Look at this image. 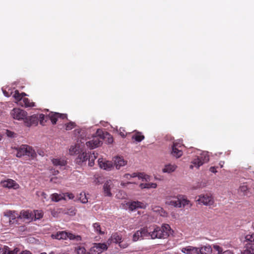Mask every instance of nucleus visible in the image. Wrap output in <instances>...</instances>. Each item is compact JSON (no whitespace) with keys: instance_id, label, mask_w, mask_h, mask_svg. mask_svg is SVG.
<instances>
[{"instance_id":"nucleus-48","label":"nucleus","mask_w":254,"mask_h":254,"mask_svg":"<svg viewBox=\"0 0 254 254\" xmlns=\"http://www.w3.org/2000/svg\"><path fill=\"white\" fill-rule=\"evenodd\" d=\"M119 132L120 135L123 137H125L127 136V133L123 127H120Z\"/></svg>"},{"instance_id":"nucleus-14","label":"nucleus","mask_w":254,"mask_h":254,"mask_svg":"<svg viewBox=\"0 0 254 254\" xmlns=\"http://www.w3.org/2000/svg\"><path fill=\"white\" fill-rule=\"evenodd\" d=\"M24 123L27 127H30L34 125L36 126L38 124V118L37 115H33L31 116L25 118Z\"/></svg>"},{"instance_id":"nucleus-35","label":"nucleus","mask_w":254,"mask_h":254,"mask_svg":"<svg viewBox=\"0 0 254 254\" xmlns=\"http://www.w3.org/2000/svg\"><path fill=\"white\" fill-rule=\"evenodd\" d=\"M93 227L94 228V231L97 234L99 235H103L104 234V232L102 230L101 226L99 223L96 222L93 224Z\"/></svg>"},{"instance_id":"nucleus-7","label":"nucleus","mask_w":254,"mask_h":254,"mask_svg":"<svg viewBox=\"0 0 254 254\" xmlns=\"http://www.w3.org/2000/svg\"><path fill=\"white\" fill-rule=\"evenodd\" d=\"M10 114L13 119L17 120H24L27 116V112L19 108H14Z\"/></svg>"},{"instance_id":"nucleus-23","label":"nucleus","mask_w":254,"mask_h":254,"mask_svg":"<svg viewBox=\"0 0 254 254\" xmlns=\"http://www.w3.org/2000/svg\"><path fill=\"white\" fill-rule=\"evenodd\" d=\"M88 155L85 152H82L81 154L79 153L75 159L76 163L79 165L82 164V163L88 160Z\"/></svg>"},{"instance_id":"nucleus-22","label":"nucleus","mask_w":254,"mask_h":254,"mask_svg":"<svg viewBox=\"0 0 254 254\" xmlns=\"http://www.w3.org/2000/svg\"><path fill=\"white\" fill-rule=\"evenodd\" d=\"M198 254H211L212 252V247L206 245L198 248Z\"/></svg>"},{"instance_id":"nucleus-25","label":"nucleus","mask_w":254,"mask_h":254,"mask_svg":"<svg viewBox=\"0 0 254 254\" xmlns=\"http://www.w3.org/2000/svg\"><path fill=\"white\" fill-rule=\"evenodd\" d=\"M18 252L17 248L13 250H10L7 246H4L2 249L0 248V254H16Z\"/></svg>"},{"instance_id":"nucleus-50","label":"nucleus","mask_w":254,"mask_h":254,"mask_svg":"<svg viewBox=\"0 0 254 254\" xmlns=\"http://www.w3.org/2000/svg\"><path fill=\"white\" fill-rule=\"evenodd\" d=\"M217 168V167H211L210 168H209V171L212 173H216L217 171L216 170V169Z\"/></svg>"},{"instance_id":"nucleus-42","label":"nucleus","mask_w":254,"mask_h":254,"mask_svg":"<svg viewBox=\"0 0 254 254\" xmlns=\"http://www.w3.org/2000/svg\"><path fill=\"white\" fill-rule=\"evenodd\" d=\"M246 243H253L254 242V233L252 235H247L246 237Z\"/></svg>"},{"instance_id":"nucleus-24","label":"nucleus","mask_w":254,"mask_h":254,"mask_svg":"<svg viewBox=\"0 0 254 254\" xmlns=\"http://www.w3.org/2000/svg\"><path fill=\"white\" fill-rule=\"evenodd\" d=\"M127 162L121 157H116L114 158V165L117 169H119L121 167L126 165Z\"/></svg>"},{"instance_id":"nucleus-60","label":"nucleus","mask_w":254,"mask_h":254,"mask_svg":"<svg viewBox=\"0 0 254 254\" xmlns=\"http://www.w3.org/2000/svg\"><path fill=\"white\" fill-rule=\"evenodd\" d=\"M3 94H4L6 96H8V95H6V94H5V93L4 92H3Z\"/></svg>"},{"instance_id":"nucleus-61","label":"nucleus","mask_w":254,"mask_h":254,"mask_svg":"<svg viewBox=\"0 0 254 254\" xmlns=\"http://www.w3.org/2000/svg\"><path fill=\"white\" fill-rule=\"evenodd\" d=\"M56 172H57V173H59V171H57Z\"/></svg>"},{"instance_id":"nucleus-9","label":"nucleus","mask_w":254,"mask_h":254,"mask_svg":"<svg viewBox=\"0 0 254 254\" xmlns=\"http://www.w3.org/2000/svg\"><path fill=\"white\" fill-rule=\"evenodd\" d=\"M107 249V246L104 243L95 244L90 249V252L92 254H100L103 251L106 250Z\"/></svg>"},{"instance_id":"nucleus-13","label":"nucleus","mask_w":254,"mask_h":254,"mask_svg":"<svg viewBox=\"0 0 254 254\" xmlns=\"http://www.w3.org/2000/svg\"><path fill=\"white\" fill-rule=\"evenodd\" d=\"M166 203L175 207H180L179 195L177 197L167 196L166 197Z\"/></svg>"},{"instance_id":"nucleus-18","label":"nucleus","mask_w":254,"mask_h":254,"mask_svg":"<svg viewBox=\"0 0 254 254\" xmlns=\"http://www.w3.org/2000/svg\"><path fill=\"white\" fill-rule=\"evenodd\" d=\"M242 254H254V243H246Z\"/></svg>"},{"instance_id":"nucleus-2","label":"nucleus","mask_w":254,"mask_h":254,"mask_svg":"<svg viewBox=\"0 0 254 254\" xmlns=\"http://www.w3.org/2000/svg\"><path fill=\"white\" fill-rule=\"evenodd\" d=\"M36 155L35 151L31 147L27 145H22L17 149L16 156L17 157L27 156L31 158H34Z\"/></svg>"},{"instance_id":"nucleus-41","label":"nucleus","mask_w":254,"mask_h":254,"mask_svg":"<svg viewBox=\"0 0 254 254\" xmlns=\"http://www.w3.org/2000/svg\"><path fill=\"white\" fill-rule=\"evenodd\" d=\"M79 195V199L82 203H86L88 202V199L85 192H81Z\"/></svg>"},{"instance_id":"nucleus-31","label":"nucleus","mask_w":254,"mask_h":254,"mask_svg":"<svg viewBox=\"0 0 254 254\" xmlns=\"http://www.w3.org/2000/svg\"><path fill=\"white\" fill-rule=\"evenodd\" d=\"M19 219L24 218L27 220L32 219L33 214H31L29 210L21 211L19 214Z\"/></svg>"},{"instance_id":"nucleus-63","label":"nucleus","mask_w":254,"mask_h":254,"mask_svg":"<svg viewBox=\"0 0 254 254\" xmlns=\"http://www.w3.org/2000/svg\"><path fill=\"white\" fill-rule=\"evenodd\" d=\"M253 227H254V224L253 225Z\"/></svg>"},{"instance_id":"nucleus-58","label":"nucleus","mask_w":254,"mask_h":254,"mask_svg":"<svg viewBox=\"0 0 254 254\" xmlns=\"http://www.w3.org/2000/svg\"><path fill=\"white\" fill-rule=\"evenodd\" d=\"M122 192H123V191H121V195H122ZM123 193H124V192H123ZM124 195H125V193H124ZM124 197V195H123V196H122L121 197H122V198H123V197Z\"/></svg>"},{"instance_id":"nucleus-55","label":"nucleus","mask_w":254,"mask_h":254,"mask_svg":"<svg viewBox=\"0 0 254 254\" xmlns=\"http://www.w3.org/2000/svg\"><path fill=\"white\" fill-rule=\"evenodd\" d=\"M224 163V162H222V161H221V162H220L219 163V165H220V168H222L223 167Z\"/></svg>"},{"instance_id":"nucleus-37","label":"nucleus","mask_w":254,"mask_h":254,"mask_svg":"<svg viewBox=\"0 0 254 254\" xmlns=\"http://www.w3.org/2000/svg\"><path fill=\"white\" fill-rule=\"evenodd\" d=\"M97 158V156L95 155L94 153H93L92 154H90L88 156V165L90 167H92L94 164V160Z\"/></svg>"},{"instance_id":"nucleus-21","label":"nucleus","mask_w":254,"mask_h":254,"mask_svg":"<svg viewBox=\"0 0 254 254\" xmlns=\"http://www.w3.org/2000/svg\"><path fill=\"white\" fill-rule=\"evenodd\" d=\"M179 201L180 202V207H185L186 206H188L189 207H190L191 204L190 203V201L189 200L187 199L186 196L184 195H179Z\"/></svg>"},{"instance_id":"nucleus-54","label":"nucleus","mask_w":254,"mask_h":254,"mask_svg":"<svg viewBox=\"0 0 254 254\" xmlns=\"http://www.w3.org/2000/svg\"><path fill=\"white\" fill-rule=\"evenodd\" d=\"M113 141V137H111L110 138H108V142L109 143H112Z\"/></svg>"},{"instance_id":"nucleus-12","label":"nucleus","mask_w":254,"mask_h":254,"mask_svg":"<svg viewBox=\"0 0 254 254\" xmlns=\"http://www.w3.org/2000/svg\"><path fill=\"white\" fill-rule=\"evenodd\" d=\"M130 210L133 211L137 208H145L146 204L138 201H133L127 203Z\"/></svg>"},{"instance_id":"nucleus-34","label":"nucleus","mask_w":254,"mask_h":254,"mask_svg":"<svg viewBox=\"0 0 254 254\" xmlns=\"http://www.w3.org/2000/svg\"><path fill=\"white\" fill-rule=\"evenodd\" d=\"M37 117L38 118V122L39 121L40 124L43 126L45 125V123L48 120V116H45L43 114H37Z\"/></svg>"},{"instance_id":"nucleus-45","label":"nucleus","mask_w":254,"mask_h":254,"mask_svg":"<svg viewBox=\"0 0 254 254\" xmlns=\"http://www.w3.org/2000/svg\"><path fill=\"white\" fill-rule=\"evenodd\" d=\"M63 196L61 194L58 193H54L52 195V199L53 201H59L61 200Z\"/></svg>"},{"instance_id":"nucleus-57","label":"nucleus","mask_w":254,"mask_h":254,"mask_svg":"<svg viewBox=\"0 0 254 254\" xmlns=\"http://www.w3.org/2000/svg\"><path fill=\"white\" fill-rule=\"evenodd\" d=\"M56 179V178H52L51 179V181L52 182H54V179Z\"/></svg>"},{"instance_id":"nucleus-29","label":"nucleus","mask_w":254,"mask_h":254,"mask_svg":"<svg viewBox=\"0 0 254 254\" xmlns=\"http://www.w3.org/2000/svg\"><path fill=\"white\" fill-rule=\"evenodd\" d=\"M212 248L218 252V254H233V253L230 250H227L223 252L222 248L217 244L213 245Z\"/></svg>"},{"instance_id":"nucleus-53","label":"nucleus","mask_w":254,"mask_h":254,"mask_svg":"<svg viewBox=\"0 0 254 254\" xmlns=\"http://www.w3.org/2000/svg\"><path fill=\"white\" fill-rule=\"evenodd\" d=\"M132 184V183L130 182H127V183H122L121 184V185L123 186V187H126L127 186V185H129V184Z\"/></svg>"},{"instance_id":"nucleus-46","label":"nucleus","mask_w":254,"mask_h":254,"mask_svg":"<svg viewBox=\"0 0 254 254\" xmlns=\"http://www.w3.org/2000/svg\"><path fill=\"white\" fill-rule=\"evenodd\" d=\"M77 254H84L86 253L85 249L81 246H78L75 249Z\"/></svg>"},{"instance_id":"nucleus-17","label":"nucleus","mask_w":254,"mask_h":254,"mask_svg":"<svg viewBox=\"0 0 254 254\" xmlns=\"http://www.w3.org/2000/svg\"><path fill=\"white\" fill-rule=\"evenodd\" d=\"M137 177L138 179H142L143 180H145V181H147L149 179V176L146 175H144L143 173H133L131 175L129 174H126L124 175V178L127 179H130L131 178H134Z\"/></svg>"},{"instance_id":"nucleus-15","label":"nucleus","mask_w":254,"mask_h":254,"mask_svg":"<svg viewBox=\"0 0 254 254\" xmlns=\"http://www.w3.org/2000/svg\"><path fill=\"white\" fill-rule=\"evenodd\" d=\"M98 164L102 169L106 170H110L113 167L112 162L109 161H103L102 159H98Z\"/></svg>"},{"instance_id":"nucleus-19","label":"nucleus","mask_w":254,"mask_h":254,"mask_svg":"<svg viewBox=\"0 0 254 254\" xmlns=\"http://www.w3.org/2000/svg\"><path fill=\"white\" fill-rule=\"evenodd\" d=\"M181 251L182 253L187 254H198V248L190 246L183 248Z\"/></svg>"},{"instance_id":"nucleus-40","label":"nucleus","mask_w":254,"mask_h":254,"mask_svg":"<svg viewBox=\"0 0 254 254\" xmlns=\"http://www.w3.org/2000/svg\"><path fill=\"white\" fill-rule=\"evenodd\" d=\"M36 195L38 197H41V199L44 201L45 200L48 199V195L46 194V193L43 191H37L36 192Z\"/></svg>"},{"instance_id":"nucleus-38","label":"nucleus","mask_w":254,"mask_h":254,"mask_svg":"<svg viewBox=\"0 0 254 254\" xmlns=\"http://www.w3.org/2000/svg\"><path fill=\"white\" fill-rule=\"evenodd\" d=\"M239 191L243 193L244 195L247 194L249 191V188L246 183L243 184L239 187Z\"/></svg>"},{"instance_id":"nucleus-10","label":"nucleus","mask_w":254,"mask_h":254,"mask_svg":"<svg viewBox=\"0 0 254 254\" xmlns=\"http://www.w3.org/2000/svg\"><path fill=\"white\" fill-rule=\"evenodd\" d=\"M181 144L182 143L180 142H174L171 152L173 156L179 158L182 155L183 152L181 149H179V148L181 147Z\"/></svg>"},{"instance_id":"nucleus-4","label":"nucleus","mask_w":254,"mask_h":254,"mask_svg":"<svg viewBox=\"0 0 254 254\" xmlns=\"http://www.w3.org/2000/svg\"><path fill=\"white\" fill-rule=\"evenodd\" d=\"M209 160V156L207 154H201L191 161L190 168L192 169L195 167L196 169H198L200 166L202 165L204 163L207 162Z\"/></svg>"},{"instance_id":"nucleus-30","label":"nucleus","mask_w":254,"mask_h":254,"mask_svg":"<svg viewBox=\"0 0 254 254\" xmlns=\"http://www.w3.org/2000/svg\"><path fill=\"white\" fill-rule=\"evenodd\" d=\"M52 237L58 240H65L68 237V233L65 231L59 232L55 235L53 234Z\"/></svg>"},{"instance_id":"nucleus-44","label":"nucleus","mask_w":254,"mask_h":254,"mask_svg":"<svg viewBox=\"0 0 254 254\" xmlns=\"http://www.w3.org/2000/svg\"><path fill=\"white\" fill-rule=\"evenodd\" d=\"M34 216L36 219H40L43 216V213L41 210H35Z\"/></svg>"},{"instance_id":"nucleus-1","label":"nucleus","mask_w":254,"mask_h":254,"mask_svg":"<svg viewBox=\"0 0 254 254\" xmlns=\"http://www.w3.org/2000/svg\"><path fill=\"white\" fill-rule=\"evenodd\" d=\"M170 233L171 229L168 224H164L161 227L156 225L148 228L143 227L134 233L132 241L136 242L147 237H150L152 239H165L169 236Z\"/></svg>"},{"instance_id":"nucleus-32","label":"nucleus","mask_w":254,"mask_h":254,"mask_svg":"<svg viewBox=\"0 0 254 254\" xmlns=\"http://www.w3.org/2000/svg\"><path fill=\"white\" fill-rule=\"evenodd\" d=\"M26 95L25 93H19L18 90H15L13 97L15 100L17 102H20L23 100L24 98V96Z\"/></svg>"},{"instance_id":"nucleus-28","label":"nucleus","mask_w":254,"mask_h":254,"mask_svg":"<svg viewBox=\"0 0 254 254\" xmlns=\"http://www.w3.org/2000/svg\"><path fill=\"white\" fill-rule=\"evenodd\" d=\"M52 162L56 166H64L67 164L66 161L62 158H53L52 160Z\"/></svg>"},{"instance_id":"nucleus-47","label":"nucleus","mask_w":254,"mask_h":254,"mask_svg":"<svg viewBox=\"0 0 254 254\" xmlns=\"http://www.w3.org/2000/svg\"><path fill=\"white\" fill-rule=\"evenodd\" d=\"M75 126V124L73 122H69L65 124V129L66 130H70L74 128Z\"/></svg>"},{"instance_id":"nucleus-16","label":"nucleus","mask_w":254,"mask_h":254,"mask_svg":"<svg viewBox=\"0 0 254 254\" xmlns=\"http://www.w3.org/2000/svg\"><path fill=\"white\" fill-rule=\"evenodd\" d=\"M114 185L111 180L107 181L104 185L103 189L105 195L108 196H111L112 193L111 189L113 187Z\"/></svg>"},{"instance_id":"nucleus-8","label":"nucleus","mask_w":254,"mask_h":254,"mask_svg":"<svg viewBox=\"0 0 254 254\" xmlns=\"http://www.w3.org/2000/svg\"><path fill=\"white\" fill-rule=\"evenodd\" d=\"M0 185L3 188H7L8 189H17L19 188V185L14 180L8 179L5 180L1 181Z\"/></svg>"},{"instance_id":"nucleus-43","label":"nucleus","mask_w":254,"mask_h":254,"mask_svg":"<svg viewBox=\"0 0 254 254\" xmlns=\"http://www.w3.org/2000/svg\"><path fill=\"white\" fill-rule=\"evenodd\" d=\"M70 240H75L76 241L81 240V237L78 235H75L71 233H68V237Z\"/></svg>"},{"instance_id":"nucleus-3","label":"nucleus","mask_w":254,"mask_h":254,"mask_svg":"<svg viewBox=\"0 0 254 254\" xmlns=\"http://www.w3.org/2000/svg\"><path fill=\"white\" fill-rule=\"evenodd\" d=\"M100 132L98 130L96 132L97 135L93 136L91 140L86 142L87 147L92 149L99 146L102 143L103 137L101 135Z\"/></svg>"},{"instance_id":"nucleus-33","label":"nucleus","mask_w":254,"mask_h":254,"mask_svg":"<svg viewBox=\"0 0 254 254\" xmlns=\"http://www.w3.org/2000/svg\"><path fill=\"white\" fill-rule=\"evenodd\" d=\"M157 185L156 183H141L140 184L139 187L141 189H155L157 187Z\"/></svg>"},{"instance_id":"nucleus-49","label":"nucleus","mask_w":254,"mask_h":254,"mask_svg":"<svg viewBox=\"0 0 254 254\" xmlns=\"http://www.w3.org/2000/svg\"><path fill=\"white\" fill-rule=\"evenodd\" d=\"M6 134L9 137H13L14 132H12L11 131L7 130H6Z\"/></svg>"},{"instance_id":"nucleus-51","label":"nucleus","mask_w":254,"mask_h":254,"mask_svg":"<svg viewBox=\"0 0 254 254\" xmlns=\"http://www.w3.org/2000/svg\"><path fill=\"white\" fill-rule=\"evenodd\" d=\"M19 252V250L18 249V252L16 254H17ZM19 254H32L30 251L25 250V251L21 252Z\"/></svg>"},{"instance_id":"nucleus-20","label":"nucleus","mask_w":254,"mask_h":254,"mask_svg":"<svg viewBox=\"0 0 254 254\" xmlns=\"http://www.w3.org/2000/svg\"><path fill=\"white\" fill-rule=\"evenodd\" d=\"M5 215L9 217V223L10 224H13L14 223V220L17 218L19 219V214H18L17 213H16L15 211H11L9 210L7 211L5 213Z\"/></svg>"},{"instance_id":"nucleus-52","label":"nucleus","mask_w":254,"mask_h":254,"mask_svg":"<svg viewBox=\"0 0 254 254\" xmlns=\"http://www.w3.org/2000/svg\"><path fill=\"white\" fill-rule=\"evenodd\" d=\"M66 196L69 197V199H73L74 197L73 194L71 193H67Z\"/></svg>"},{"instance_id":"nucleus-26","label":"nucleus","mask_w":254,"mask_h":254,"mask_svg":"<svg viewBox=\"0 0 254 254\" xmlns=\"http://www.w3.org/2000/svg\"><path fill=\"white\" fill-rule=\"evenodd\" d=\"M133 132V134L132 136V139L136 142H141L144 139L145 137L141 132L137 130H134Z\"/></svg>"},{"instance_id":"nucleus-56","label":"nucleus","mask_w":254,"mask_h":254,"mask_svg":"<svg viewBox=\"0 0 254 254\" xmlns=\"http://www.w3.org/2000/svg\"><path fill=\"white\" fill-rule=\"evenodd\" d=\"M120 193H121V192H119V193L118 194H117L116 196L119 198H122V197H121V196L119 195H120Z\"/></svg>"},{"instance_id":"nucleus-11","label":"nucleus","mask_w":254,"mask_h":254,"mask_svg":"<svg viewBox=\"0 0 254 254\" xmlns=\"http://www.w3.org/2000/svg\"><path fill=\"white\" fill-rule=\"evenodd\" d=\"M59 118L62 119H67V115L66 114H60L53 112H51L48 115V119H50L53 125H55L57 123Z\"/></svg>"},{"instance_id":"nucleus-6","label":"nucleus","mask_w":254,"mask_h":254,"mask_svg":"<svg viewBox=\"0 0 254 254\" xmlns=\"http://www.w3.org/2000/svg\"><path fill=\"white\" fill-rule=\"evenodd\" d=\"M196 201L198 202V203L205 205H211L214 202L212 195L210 194H201L198 196Z\"/></svg>"},{"instance_id":"nucleus-59","label":"nucleus","mask_w":254,"mask_h":254,"mask_svg":"<svg viewBox=\"0 0 254 254\" xmlns=\"http://www.w3.org/2000/svg\"><path fill=\"white\" fill-rule=\"evenodd\" d=\"M84 254H92L91 252H86Z\"/></svg>"},{"instance_id":"nucleus-62","label":"nucleus","mask_w":254,"mask_h":254,"mask_svg":"<svg viewBox=\"0 0 254 254\" xmlns=\"http://www.w3.org/2000/svg\"><path fill=\"white\" fill-rule=\"evenodd\" d=\"M50 254H54L52 253H51Z\"/></svg>"},{"instance_id":"nucleus-36","label":"nucleus","mask_w":254,"mask_h":254,"mask_svg":"<svg viewBox=\"0 0 254 254\" xmlns=\"http://www.w3.org/2000/svg\"><path fill=\"white\" fill-rule=\"evenodd\" d=\"M176 166L174 165L168 164L165 166L163 172L165 173H171L175 170Z\"/></svg>"},{"instance_id":"nucleus-5","label":"nucleus","mask_w":254,"mask_h":254,"mask_svg":"<svg viewBox=\"0 0 254 254\" xmlns=\"http://www.w3.org/2000/svg\"><path fill=\"white\" fill-rule=\"evenodd\" d=\"M111 240L113 243L119 244V246L121 248L125 249L128 246V244L123 240L122 235L118 233L112 234Z\"/></svg>"},{"instance_id":"nucleus-39","label":"nucleus","mask_w":254,"mask_h":254,"mask_svg":"<svg viewBox=\"0 0 254 254\" xmlns=\"http://www.w3.org/2000/svg\"><path fill=\"white\" fill-rule=\"evenodd\" d=\"M22 101L26 107H33L35 106L34 103L30 102V100L27 98L24 97Z\"/></svg>"},{"instance_id":"nucleus-27","label":"nucleus","mask_w":254,"mask_h":254,"mask_svg":"<svg viewBox=\"0 0 254 254\" xmlns=\"http://www.w3.org/2000/svg\"><path fill=\"white\" fill-rule=\"evenodd\" d=\"M82 151V150L80 148V145L77 144L74 146H71L69 150V154L71 155L79 154Z\"/></svg>"}]
</instances>
